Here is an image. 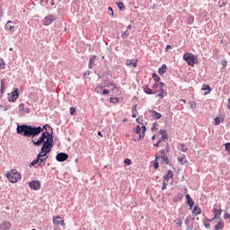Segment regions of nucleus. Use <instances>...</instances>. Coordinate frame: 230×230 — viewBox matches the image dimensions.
I'll use <instances>...</instances> for the list:
<instances>
[{"mask_svg": "<svg viewBox=\"0 0 230 230\" xmlns=\"http://www.w3.org/2000/svg\"><path fill=\"white\" fill-rule=\"evenodd\" d=\"M230 217V215L229 214H226L225 215V218H229Z\"/></svg>", "mask_w": 230, "mask_h": 230, "instance_id": "nucleus-58", "label": "nucleus"}, {"mask_svg": "<svg viewBox=\"0 0 230 230\" xmlns=\"http://www.w3.org/2000/svg\"><path fill=\"white\" fill-rule=\"evenodd\" d=\"M185 199H186L187 204H189L190 208H192L193 206H195V202L193 201V199H191V197L190 196V194H187L185 196Z\"/></svg>", "mask_w": 230, "mask_h": 230, "instance_id": "nucleus-19", "label": "nucleus"}, {"mask_svg": "<svg viewBox=\"0 0 230 230\" xmlns=\"http://www.w3.org/2000/svg\"><path fill=\"white\" fill-rule=\"evenodd\" d=\"M212 213L214 215L213 220H217V218H218L220 215H222V208L220 207L214 208L212 210Z\"/></svg>", "mask_w": 230, "mask_h": 230, "instance_id": "nucleus-11", "label": "nucleus"}, {"mask_svg": "<svg viewBox=\"0 0 230 230\" xmlns=\"http://www.w3.org/2000/svg\"><path fill=\"white\" fill-rule=\"evenodd\" d=\"M124 163L128 165V166H130V164H132V160L128 159V158H126L124 160Z\"/></svg>", "mask_w": 230, "mask_h": 230, "instance_id": "nucleus-40", "label": "nucleus"}, {"mask_svg": "<svg viewBox=\"0 0 230 230\" xmlns=\"http://www.w3.org/2000/svg\"><path fill=\"white\" fill-rule=\"evenodd\" d=\"M180 102H182V103H186V100L181 99Z\"/></svg>", "mask_w": 230, "mask_h": 230, "instance_id": "nucleus-60", "label": "nucleus"}, {"mask_svg": "<svg viewBox=\"0 0 230 230\" xmlns=\"http://www.w3.org/2000/svg\"><path fill=\"white\" fill-rule=\"evenodd\" d=\"M48 127H49L48 124L43 126V128L40 127L33 128L28 125H21L17 126L16 128V132L20 136H24L25 137H31L32 136L31 141L35 146H40L41 143H43L40 152L37 155L38 159L46 157V155L49 154L54 146L53 137L48 132Z\"/></svg>", "mask_w": 230, "mask_h": 230, "instance_id": "nucleus-1", "label": "nucleus"}, {"mask_svg": "<svg viewBox=\"0 0 230 230\" xmlns=\"http://www.w3.org/2000/svg\"><path fill=\"white\" fill-rule=\"evenodd\" d=\"M56 20L57 16L49 14L43 19V24L44 26H50V24H53V22H55Z\"/></svg>", "mask_w": 230, "mask_h": 230, "instance_id": "nucleus-5", "label": "nucleus"}, {"mask_svg": "<svg viewBox=\"0 0 230 230\" xmlns=\"http://www.w3.org/2000/svg\"><path fill=\"white\" fill-rule=\"evenodd\" d=\"M227 109L230 111V103L227 104Z\"/></svg>", "mask_w": 230, "mask_h": 230, "instance_id": "nucleus-63", "label": "nucleus"}, {"mask_svg": "<svg viewBox=\"0 0 230 230\" xmlns=\"http://www.w3.org/2000/svg\"><path fill=\"white\" fill-rule=\"evenodd\" d=\"M128 35H130V31H125L124 32H122L121 37L123 39H127L128 37Z\"/></svg>", "mask_w": 230, "mask_h": 230, "instance_id": "nucleus-35", "label": "nucleus"}, {"mask_svg": "<svg viewBox=\"0 0 230 230\" xmlns=\"http://www.w3.org/2000/svg\"><path fill=\"white\" fill-rule=\"evenodd\" d=\"M170 179H173V171H172V170H169V171L167 172V174H165V175L164 176V181L169 182V181H170Z\"/></svg>", "mask_w": 230, "mask_h": 230, "instance_id": "nucleus-13", "label": "nucleus"}, {"mask_svg": "<svg viewBox=\"0 0 230 230\" xmlns=\"http://www.w3.org/2000/svg\"><path fill=\"white\" fill-rule=\"evenodd\" d=\"M4 89H6V80H1V93H4Z\"/></svg>", "mask_w": 230, "mask_h": 230, "instance_id": "nucleus-28", "label": "nucleus"}, {"mask_svg": "<svg viewBox=\"0 0 230 230\" xmlns=\"http://www.w3.org/2000/svg\"><path fill=\"white\" fill-rule=\"evenodd\" d=\"M215 125H220V118L217 117L215 119Z\"/></svg>", "mask_w": 230, "mask_h": 230, "instance_id": "nucleus-45", "label": "nucleus"}, {"mask_svg": "<svg viewBox=\"0 0 230 230\" xmlns=\"http://www.w3.org/2000/svg\"><path fill=\"white\" fill-rule=\"evenodd\" d=\"M100 89H102V87H100V86H99V87H96V88H95L96 93H100Z\"/></svg>", "mask_w": 230, "mask_h": 230, "instance_id": "nucleus-53", "label": "nucleus"}, {"mask_svg": "<svg viewBox=\"0 0 230 230\" xmlns=\"http://www.w3.org/2000/svg\"><path fill=\"white\" fill-rule=\"evenodd\" d=\"M146 94H154V92H152V89L146 87L144 89Z\"/></svg>", "mask_w": 230, "mask_h": 230, "instance_id": "nucleus-37", "label": "nucleus"}, {"mask_svg": "<svg viewBox=\"0 0 230 230\" xmlns=\"http://www.w3.org/2000/svg\"><path fill=\"white\" fill-rule=\"evenodd\" d=\"M166 186H168V181H164V184L162 186V190H166Z\"/></svg>", "mask_w": 230, "mask_h": 230, "instance_id": "nucleus-46", "label": "nucleus"}, {"mask_svg": "<svg viewBox=\"0 0 230 230\" xmlns=\"http://www.w3.org/2000/svg\"><path fill=\"white\" fill-rule=\"evenodd\" d=\"M29 187L31 190H39L40 188V181H32L29 182Z\"/></svg>", "mask_w": 230, "mask_h": 230, "instance_id": "nucleus-10", "label": "nucleus"}, {"mask_svg": "<svg viewBox=\"0 0 230 230\" xmlns=\"http://www.w3.org/2000/svg\"><path fill=\"white\" fill-rule=\"evenodd\" d=\"M135 132H136V134H138L139 139H141L142 137H145V132H146V127L142 126L140 128L139 126H137L135 128Z\"/></svg>", "mask_w": 230, "mask_h": 230, "instance_id": "nucleus-6", "label": "nucleus"}, {"mask_svg": "<svg viewBox=\"0 0 230 230\" xmlns=\"http://www.w3.org/2000/svg\"><path fill=\"white\" fill-rule=\"evenodd\" d=\"M161 145V140H159L156 144H155V146H159Z\"/></svg>", "mask_w": 230, "mask_h": 230, "instance_id": "nucleus-55", "label": "nucleus"}, {"mask_svg": "<svg viewBox=\"0 0 230 230\" xmlns=\"http://www.w3.org/2000/svg\"><path fill=\"white\" fill-rule=\"evenodd\" d=\"M225 146H226V152L230 155V143H226Z\"/></svg>", "mask_w": 230, "mask_h": 230, "instance_id": "nucleus-41", "label": "nucleus"}, {"mask_svg": "<svg viewBox=\"0 0 230 230\" xmlns=\"http://www.w3.org/2000/svg\"><path fill=\"white\" fill-rule=\"evenodd\" d=\"M46 159H48V157L44 158V156L40 158V163H39V166H44L46 164Z\"/></svg>", "mask_w": 230, "mask_h": 230, "instance_id": "nucleus-30", "label": "nucleus"}, {"mask_svg": "<svg viewBox=\"0 0 230 230\" xmlns=\"http://www.w3.org/2000/svg\"><path fill=\"white\" fill-rule=\"evenodd\" d=\"M19 111L20 112H26L27 114H30V108H25L24 103H20Z\"/></svg>", "mask_w": 230, "mask_h": 230, "instance_id": "nucleus-18", "label": "nucleus"}, {"mask_svg": "<svg viewBox=\"0 0 230 230\" xmlns=\"http://www.w3.org/2000/svg\"><path fill=\"white\" fill-rule=\"evenodd\" d=\"M111 91L114 93V91H116V93H118L119 89H118V86L116 84H111Z\"/></svg>", "mask_w": 230, "mask_h": 230, "instance_id": "nucleus-43", "label": "nucleus"}, {"mask_svg": "<svg viewBox=\"0 0 230 230\" xmlns=\"http://www.w3.org/2000/svg\"><path fill=\"white\" fill-rule=\"evenodd\" d=\"M169 49H172V46L171 45H167L165 48V51H168Z\"/></svg>", "mask_w": 230, "mask_h": 230, "instance_id": "nucleus-50", "label": "nucleus"}, {"mask_svg": "<svg viewBox=\"0 0 230 230\" xmlns=\"http://www.w3.org/2000/svg\"><path fill=\"white\" fill-rule=\"evenodd\" d=\"M159 75H164L166 73V65H162L158 70Z\"/></svg>", "mask_w": 230, "mask_h": 230, "instance_id": "nucleus-29", "label": "nucleus"}, {"mask_svg": "<svg viewBox=\"0 0 230 230\" xmlns=\"http://www.w3.org/2000/svg\"><path fill=\"white\" fill-rule=\"evenodd\" d=\"M40 163V159H39V156H37V159L33 160L30 164V168H31V166H35V164H39Z\"/></svg>", "mask_w": 230, "mask_h": 230, "instance_id": "nucleus-31", "label": "nucleus"}, {"mask_svg": "<svg viewBox=\"0 0 230 230\" xmlns=\"http://www.w3.org/2000/svg\"><path fill=\"white\" fill-rule=\"evenodd\" d=\"M75 113H76V109L75 107H71L70 108V115L75 116Z\"/></svg>", "mask_w": 230, "mask_h": 230, "instance_id": "nucleus-39", "label": "nucleus"}, {"mask_svg": "<svg viewBox=\"0 0 230 230\" xmlns=\"http://www.w3.org/2000/svg\"><path fill=\"white\" fill-rule=\"evenodd\" d=\"M137 123H140L141 124V119H137Z\"/></svg>", "mask_w": 230, "mask_h": 230, "instance_id": "nucleus-61", "label": "nucleus"}, {"mask_svg": "<svg viewBox=\"0 0 230 230\" xmlns=\"http://www.w3.org/2000/svg\"><path fill=\"white\" fill-rule=\"evenodd\" d=\"M187 230H193V226H188Z\"/></svg>", "mask_w": 230, "mask_h": 230, "instance_id": "nucleus-54", "label": "nucleus"}, {"mask_svg": "<svg viewBox=\"0 0 230 230\" xmlns=\"http://www.w3.org/2000/svg\"><path fill=\"white\" fill-rule=\"evenodd\" d=\"M153 77L155 78V82H159V80H161V78L157 76V74H153Z\"/></svg>", "mask_w": 230, "mask_h": 230, "instance_id": "nucleus-44", "label": "nucleus"}, {"mask_svg": "<svg viewBox=\"0 0 230 230\" xmlns=\"http://www.w3.org/2000/svg\"><path fill=\"white\" fill-rule=\"evenodd\" d=\"M216 230H220V229H224V224H222V222H218L216 226H215Z\"/></svg>", "mask_w": 230, "mask_h": 230, "instance_id": "nucleus-32", "label": "nucleus"}, {"mask_svg": "<svg viewBox=\"0 0 230 230\" xmlns=\"http://www.w3.org/2000/svg\"><path fill=\"white\" fill-rule=\"evenodd\" d=\"M126 65L127 66H133L134 67H137V59H136L135 61L130 60V59H127Z\"/></svg>", "mask_w": 230, "mask_h": 230, "instance_id": "nucleus-21", "label": "nucleus"}, {"mask_svg": "<svg viewBox=\"0 0 230 230\" xmlns=\"http://www.w3.org/2000/svg\"><path fill=\"white\" fill-rule=\"evenodd\" d=\"M205 227H206L207 229H209V227H211V224H209V223H205Z\"/></svg>", "mask_w": 230, "mask_h": 230, "instance_id": "nucleus-49", "label": "nucleus"}, {"mask_svg": "<svg viewBox=\"0 0 230 230\" xmlns=\"http://www.w3.org/2000/svg\"><path fill=\"white\" fill-rule=\"evenodd\" d=\"M176 226H179L181 227L182 226V217H179L175 220Z\"/></svg>", "mask_w": 230, "mask_h": 230, "instance_id": "nucleus-34", "label": "nucleus"}, {"mask_svg": "<svg viewBox=\"0 0 230 230\" xmlns=\"http://www.w3.org/2000/svg\"><path fill=\"white\" fill-rule=\"evenodd\" d=\"M184 195H182V193H178L176 194V196L173 198V202H179L181 200H182Z\"/></svg>", "mask_w": 230, "mask_h": 230, "instance_id": "nucleus-23", "label": "nucleus"}, {"mask_svg": "<svg viewBox=\"0 0 230 230\" xmlns=\"http://www.w3.org/2000/svg\"><path fill=\"white\" fill-rule=\"evenodd\" d=\"M98 136H101V137H103V135H102V131L98 132Z\"/></svg>", "mask_w": 230, "mask_h": 230, "instance_id": "nucleus-59", "label": "nucleus"}, {"mask_svg": "<svg viewBox=\"0 0 230 230\" xmlns=\"http://www.w3.org/2000/svg\"><path fill=\"white\" fill-rule=\"evenodd\" d=\"M158 166H159V164H158L157 162H155V163L154 164V167H155V169H157Z\"/></svg>", "mask_w": 230, "mask_h": 230, "instance_id": "nucleus-51", "label": "nucleus"}, {"mask_svg": "<svg viewBox=\"0 0 230 230\" xmlns=\"http://www.w3.org/2000/svg\"><path fill=\"white\" fill-rule=\"evenodd\" d=\"M56 159L58 163H64V161H67V159H69V155L66 153H59L57 155Z\"/></svg>", "mask_w": 230, "mask_h": 230, "instance_id": "nucleus-9", "label": "nucleus"}, {"mask_svg": "<svg viewBox=\"0 0 230 230\" xmlns=\"http://www.w3.org/2000/svg\"><path fill=\"white\" fill-rule=\"evenodd\" d=\"M149 112L154 119H161V117H162L161 113L154 110H150Z\"/></svg>", "mask_w": 230, "mask_h": 230, "instance_id": "nucleus-15", "label": "nucleus"}, {"mask_svg": "<svg viewBox=\"0 0 230 230\" xmlns=\"http://www.w3.org/2000/svg\"><path fill=\"white\" fill-rule=\"evenodd\" d=\"M132 118H137V104H135L133 107H132Z\"/></svg>", "mask_w": 230, "mask_h": 230, "instance_id": "nucleus-22", "label": "nucleus"}, {"mask_svg": "<svg viewBox=\"0 0 230 230\" xmlns=\"http://www.w3.org/2000/svg\"><path fill=\"white\" fill-rule=\"evenodd\" d=\"M6 64L4 63V60L3 58H0V67L1 69H5Z\"/></svg>", "mask_w": 230, "mask_h": 230, "instance_id": "nucleus-36", "label": "nucleus"}, {"mask_svg": "<svg viewBox=\"0 0 230 230\" xmlns=\"http://www.w3.org/2000/svg\"><path fill=\"white\" fill-rule=\"evenodd\" d=\"M163 87H164V83H160L159 89H163Z\"/></svg>", "mask_w": 230, "mask_h": 230, "instance_id": "nucleus-52", "label": "nucleus"}, {"mask_svg": "<svg viewBox=\"0 0 230 230\" xmlns=\"http://www.w3.org/2000/svg\"><path fill=\"white\" fill-rule=\"evenodd\" d=\"M200 213H202V208H200V207L199 206H195L192 210V215H194V217H197V215H200Z\"/></svg>", "mask_w": 230, "mask_h": 230, "instance_id": "nucleus-17", "label": "nucleus"}, {"mask_svg": "<svg viewBox=\"0 0 230 230\" xmlns=\"http://www.w3.org/2000/svg\"><path fill=\"white\" fill-rule=\"evenodd\" d=\"M6 177L8 181H10L13 184H15V182L21 181L22 176L21 175V172L12 171L11 172H7Z\"/></svg>", "mask_w": 230, "mask_h": 230, "instance_id": "nucleus-4", "label": "nucleus"}, {"mask_svg": "<svg viewBox=\"0 0 230 230\" xmlns=\"http://www.w3.org/2000/svg\"><path fill=\"white\" fill-rule=\"evenodd\" d=\"M222 66L226 67L227 66V61H226V60L222 61Z\"/></svg>", "mask_w": 230, "mask_h": 230, "instance_id": "nucleus-48", "label": "nucleus"}, {"mask_svg": "<svg viewBox=\"0 0 230 230\" xmlns=\"http://www.w3.org/2000/svg\"><path fill=\"white\" fill-rule=\"evenodd\" d=\"M111 85L112 86L113 84L112 83H108V84H106V87H110Z\"/></svg>", "mask_w": 230, "mask_h": 230, "instance_id": "nucleus-56", "label": "nucleus"}, {"mask_svg": "<svg viewBox=\"0 0 230 230\" xmlns=\"http://www.w3.org/2000/svg\"><path fill=\"white\" fill-rule=\"evenodd\" d=\"M178 161L181 164H188V159H186V155H182L178 157Z\"/></svg>", "mask_w": 230, "mask_h": 230, "instance_id": "nucleus-20", "label": "nucleus"}, {"mask_svg": "<svg viewBox=\"0 0 230 230\" xmlns=\"http://www.w3.org/2000/svg\"><path fill=\"white\" fill-rule=\"evenodd\" d=\"M180 150H181V152L186 153V152H188V147H187L184 144H181V145H180Z\"/></svg>", "mask_w": 230, "mask_h": 230, "instance_id": "nucleus-33", "label": "nucleus"}, {"mask_svg": "<svg viewBox=\"0 0 230 230\" xmlns=\"http://www.w3.org/2000/svg\"><path fill=\"white\" fill-rule=\"evenodd\" d=\"M153 87H154V89H156V87H159V84H155Z\"/></svg>", "mask_w": 230, "mask_h": 230, "instance_id": "nucleus-57", "label": "nucleus"}, {"mask_svg": "<svg viewBox=\"0 0 230 230\" xmlns=\"http://www.w3.org/2000/svg\"><path fill=\"white\" fill-rule=\"evenodd\" d=\"M201 89L202 91H208L206 94H209V93H211V87L209 86V84H203Z\"/></svg>", "mask_w": 230, "mask_h": 230, "instance_id": "nucleus-26", "label": "nucleus"}, {"mask_svg": "<svg viewBox=\"0 0 230 230\" xmlns=\"http://www.w3.org/2000/svg\"><path fill=\"white\" fill-rule=\"evenodd\" d=\"M108 13L111 15V17H114V10H112V7L108 8Z\"/></svg>", "mask_w": 230, "mask_h": 230, "instance_id": "nucleus-38", "label": "nucleus"}, {"mask_svg": "<svg viewBox=\"0 0 230 230\" xmlns=\"http://www.w3.org/2000/svg\"><path fill=\"white\" fill-rule=\"evenodd\" d=\"M183 60H185L190 67H195V64L199 62V58L196 55L191 54V52H187L183 54Z\"/></svg>", "mask_w": 230, "mask_h": 230, "instance_id": "nucleus-3", "label": "nucleus"}, {"mask_svg": "<svg viewBox=\"0 0 230 230\" xmlns=\"http://www.w3.org/2000/svg\"><path fill=\"white\" fill-rule=\"evenodd\" d=\"M118 6H119V10H122V11L125 10V5L123 4V3L119 2L118 4Z\"/></svg>", "mask_w": 230, "mask_h": 230, "instance_id": "nucleus-42", "label": "nucleus"}, {"mask_svg": "<svg viewBox=\"0 0 230 230\" xmlns=\"http://www.w3.org/2000/svg\"><path fill=\"white\" fill-rule=\"evenodd\" d=\"M96 60V56H92L89 61V69H93L94 67V61Z\"/></svg>", "mask_w": 230, "mask_h": 230, "instance_id": "nucleus-24", "label": "nucleus"}, {"mask_svg": "<svg viewBox=\"0 0 230 230\" xmlns=\"http://www.w3.org/2000/svg\"><path fill=\"white\" fill-rule=\"evenodd\" d=\"M128 30H132V25H128Z\"/></svg>", "mask_w": 230, "mask_h": 230, "instance_id": "nucleus-62", "label": "nucleus"}, {"mask_svg": "<svg viewBox=\"0 0 230 230\" xmlns=\"http://www.w3.org/2000/svg\"><path fill=\"white\" fill-rule=\"evenodd\" d=\"M193 22H195V17H193V15L191 14H189V16L187 17V23L193 24Z\"/></svg>", "mask_w": 230, "mask_h": 230, "instance_id": "nucleus-27", "label": "nucleus"}, {"mask_svg": "<svg viewBox=\"0 0 230 230\" xmlns=\"http://www.w3.org/2000/svg\"><path fill=\"white\" fill-rule=\"evenodd\" d=\"M155 139V135L152 137V140L154 141Z\"/></svg>", "mask_w": 230, "mask_h": 230, "instance_id": "nucleus-64", "label": "nucleus"}, {"mask_svg": "<svg viewBox=\"0 0 230 230\" xmlns=\"http://www.w3.org/2000/svg\"><path fill=\"white\" fill-rule=\"evenodd\" d=\"M159 133H160L161 136H162L163 141H164V139H168V134H166V130H164V129H160V130H159Z\"/></svg>", "mask_w": 230, "mask_h": 230, "instance_id": "nucleus-25", "label": "nucleus"}, {"mask_svg": "<svg viewBox=\"0 0 230 230\" xmlns=\"http://www.w3.org/2000/svg\"><path fill=\"white\" fill-rule=\"evenodd\" d=\"M170 148L168 146V143H165V149H161L158 153L155 154V161H159V159H162L163 163H165V164H168L170 163V160L168 159V154Z\"/></svg>", "mask_w": 230, "mask_h": 230, "instance_id": "nucleus-2", "label": "nucleus"}, {"mask_svg": "<svg viewBox=\"0 0 230 230\" xmlns=\"http://www.w3.org/2000/svg\"><path fill=\"white\" fill-rule=\"evenodd\" d=\"M19 99V89H15L13 92L11 93V96L8 98V102H17Z\"/></svg>", "mask_w": 230, "mask_h": 230, "instance_id": "nucleus-8", "label": "nucleus"}, {"mask_svg": "<svg viewBox=\"0 0 230 230\" xmlns=\"http://www.w3.org/2000/svg\"><path fill=\"white\" fill-rule=\"evenodd\" d=\"M154 94H156L158 98H164L166 96V92L163 88H160L158 92H154Z\"/></svg>", "mask_w": 230, "mask_h": 230, "instance_id": "nucleus-16", "label": "nucleus"}, {"mask_svg": "<svg viewBox=\"0 0 230 230\" xmlns=\"http://www.w3.org/2000/svg\"><path fill=\"white\" fill-rule=\"evenodd\" d=\"M5 30H7V31H15V23L12 21H8L5 24Z\"/></svg>", "mask_w": 230, "mask_h": 230, "instance_id": "nucleus-12", "label": "nucleus"}, {"mask_svg": "<svg viewBox=\"0 0 230 230\" xmlns=\"http://www.w3.org/2000/svg\"><path fill=\"white\" fill-rule=\"evenodd\" d=\"M110 91L108 90V89H104L103 91H102V94H110Z\"/></svg>", "mask_w": 230, "mask_h": 230, "instance_id": "nucleus-47", "label": "nucleus"}, {"mask_svg": "<svg viewBox=\"0 0 230 230\" xmlns=\"http://www.w3.org/2000/svg\"><path fill=\"white\" fill-rule=\"evenodd\" d=\"M10 227H12V224L8 221H4L0 224V230H8Z\"/></svg>", "mask_w": 230, "mask_h": 230, "instance_id": "nucleus-14", "label": "nucleus"}, {"mask_svg": "<svg viewBox=\"0 0 230 230\" xmlns=\"http://www.w3.org/2000/svg\"><path fill=\"white\" fill-rule=\"evenodd\" d=\"M53 224H55V226H63V227H66V222L60 216L53 217Z\"/></svg>", "mask_w": 230, "mask_h": 230, "instance_id": "nucleus-7", "label": "nucleus"}]
</instances>
